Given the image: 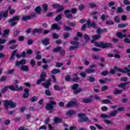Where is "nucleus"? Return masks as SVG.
<instances>
[{"label":"nucleus","instance_id":"obj_12","mask_svg":"<svg viewBox=\"0 0 130 130\" xmlns=\"http://www.w3.org/2000/svg\"><path fill=\"white\" fill-rule=\"evenodd\" d=\"M70 12H71V11L69 9L65 10L64 12V15L67 19H73V15L72 14H69Z\"/></svg>","mask_w":130,"mask_h":130},{"label":"nucleus","instance_id":"obj_1","mask_svg":"<svg viewBox=\"0 0 130 130\" xmlns=\"http://www.w3.org/2000/svg\"><path fill=\"white\" fill-rule=\"evenodd\" d=\"M19 20L20 16H15L13 18L10 19L8 22L11 27H14V26H16V25L18 24V22H19Z\"/></svg>","mask_w":130,"mask_h":130},{"label":"nucleus","instance_id":"obj_17","mask_svg":"<svg viewBox=\"0 0 130 130\" xmlns=\"http://www.w3.org/2000/svg\"><path fill=\"white\" fill-rule=\"evenodd\" d=\"M43 29L42 28H35L32 30V34H36V33H39L40 34L42 33Z\"/></svg>","mask_w":130,"mask_h":130},{"label":"nucleus","instance_id":"obj_30","mask_svg":"<svg viewBox=\"0 0 130 130\" xmlns=\"http://www.w3.org/2000/svg\"><path fill=\"white\" fill-rule=\"evenodd\" d=\"M121 93H122V90L121 89H116L113 92V93L115 94L116 95L118 94H121Z\"/></svg>","mask_w":130,"mask_h":130},{"label":"nucleus","instance_id":"obj_38","mask_svg":"<svg viewBox=\"0 0 130 130\" xmlns=\"http://www.w3.org/2000/svg\"><path fill=\"white\" fill-rule=\"evenodd\" d=\"M92 38L94 39V40H97L99 39V38H101V36L100 35H94L92 36Z\"/></svg>","mask_w":130,"mask_h":130},{"label":"nucleus","instance_id":"obj_42","mask_svg":"<svg viewBox=\"0 0 130 130\" xmlns=\"http://www.w3.org/2000/svg\"><path fill=\"white\" fill-rule=\"evenodd\" d=\"M7 79H8V77L3 76L0 78V82H6Z\"/></svg>","mask_w":130,"mask_h":130},{"label":"nucleus","instance_id":"obj_15","mask_svg":"<svg viewBox=\"0 0 130 130\" xmlns=\"http://www.w3.org/2000/svg\"><path fill=\"white\" fill-rule=\"evenodd\" d=\"M114 70L115 71H117L118 72H120V73H123V74H124L125 68H124L123 69H121V68H119L117 67V66H114L113 67Z\"/></svg>","mask_w":130,"mask_h":130},{"label":"nucleus","instance_id":"obj_37","mask_svg":"<svg viewBox=\"0 0 130 130\" xmlns=\"http://www.w3.org/2000/svg\"><path fill=\"white\" fill-rule=\"evenodd\" d=\"M88 81H89L91 83H93L95 82V78L93 76H89L88 77Z\"/></svg>","mask_w":130,"mask_h":130},{"label":"nucleus","instance_id":"obj_34","mask_svg":"<svg viewBox=\"0 0 130 130\" xmlns=\"http://www.w3.org/2000/svg\"><path fill=\"white\" fill-rule=\"evenodd\" d=\"M35 12H36L37 14H40L41 12V8L39 6L37 7L35 9Z\"/></svg>","mask_w":130,"mask_h":130},{"label":"nucleus","instance_id":"obj_18","mask_svg":"<svg viewBox=\"0 0 130 130\" xmlns=\"http://www.w3.org/2000/svg\"><path fill=\"white\" fill-rule=\"evenodd\" d=\"M76 113H77V112L75 110H69L67 112L66 114L68 116H71V115H74V114H76Z\"/></svg>","mask_w":130,"mask_h":130},{"label":"nucleus","instance_id":"obj_61","mask_svg":"<svg viewBox=\"0 0 130 130\" xmlns=\"http://www.w3.org/2000/svg\"><path fill=\"white\" fill-rule=\"evenodd\" d=\"M30 64L31 67H35V66L36 65V62H35V60H34V59H31L30 60Z\"/></svg>","mask_w":130,"mask_h":130},{"label":"nucleus","instance_id":"obj_39","mask_svg":"<svg viewBox=\"0 0 130 130\" xmlns=\"http://www.w3.org/2000/svg\"><path fill=\"white\" fill-rule=\"evenodd\" d=\"M42 7L43 8L44 11L45 13L46 12H47V9H48V6H47V4H43L42 5Z\"/></svg>","mask_w":130,"mask_h":130},{"label":"nucleus","instance_id":"obj_11","mask_svg":"<svg viewBox=\"0 0 130 130\" xmlns=\"http://www.w3.org/2000/svg\"><path fill=\"white\" fill-rule=\"evenodd\" d=\"M26 59H22L19 61H16L15 63V67H19V66H24V64H26Z\"/></svg>","mask_w":130,"mask_h":130},{"label":"nucleus","instance_id":"obj_36","mask_svg":"<svg viewBox=\"0 0 130 130\" xmlns=\"http://www.w3.org/2000/svg\"><path fill=\"white\" fill-rule=\"evenodd\" d=\"M30 16L24 15L22 17V20L25 21H27V20H30Z\"/></svg>","mask_w":130,"mask_h":130},{"label":"nucleus","instance_id":"obj_27","mask_svg":"<svg viewBox=\"0 0 130 130\" xmlns=\"http://www.w3.org/2000/svg\"><path fill=\"white\" fill-rule=\"evenodd\" d=\"M128 84H129V82L121 83L119 85V87L122 88V89H123V88H124V87H125L126 86V85H128Z\"/></svg>","mask_w":130,"mask_h":130},{"label":"nucleus","instance_id":"obj_44","mask_svg":"<svg viewBox=\"0 0 130 130\" xmlns=\"http://www.w3.org/2000/svg\"><path fill=\"white\" fill-rule=\"evenodd\" d=\"M61 47H57L53 49V52H59L60 51V49Z\"/></svg>","mask_w":130,"mask_h":130},{"label":"nucleus","instance_id":"obj_20","mask_svg":"<svg viewBox=\"0 0 130 130\" xmlns=\"http://www.w3.org/2000/svg\"><path fill=\"white\" fill-rule=\"evenodd\" d=\"M18 52V50L17 49H16V50H14L13 52H12V55H11V56L10 58V59L11 60H15V54H16V53H17V52Z\"/></svg>","mask_w":130,"mask_h":130},{"label":"nucleus","instance_id":"obj_31","mask_svg":"<svg viewBox=\"0 0 130 130\" xmlns=\"http://www.w3.org/2000/svg\"><path fill=\"white\" fill-rule=\"evenodd\" d=\"M62 16V14H60L58 15L56 17V18H55V21H56V22H58V21H60V20H61Z\"/></svg>","mask_w":130,"mask_h":130},{"label":"nucleus","instance_id":"obj_46","mask_svg":"<svg viewBox=\"0 0 130 130\" xmlns=\"http://www.w3.org/2000/svg\"><path fill=\"white\" fill-rule=\"evenodd\" d=\"M84 40H85V42H88V41H90V37H89L88 35L85 34Z\"/></svg>","mask_w":130,"mask_h":130},{"label":"nucleus","instance_id":"obj_60","mask_svg":"<svg viewBox=\"0 0 130 130\" xmlns=\"http://www.w3.org/2000/svg\"><path fill=\"white\" fill-rule=\"evenodd\" d=\"M17 42V40L13 39V40H11L10 41H9V44H15Z\"/></svg>","mask_w":130,"mask_h":130},{"label":"nucleus","instance_id":"obj_14","mask_svg":"<svg viewBox=\"0 0 130 130\" xmlns=\"http://www.w3.org/2000/svg\"><path fill=\"white\" fill-rule=\"evenodd\" d=\"M24 93L23 94V98H28L30 96V93H29V89L28 88H25L24 90Z\"/></svg>","mask_w":130,"mask_h":130},{"label":"nucleus","instance_id":"obj_13","mask_svg":"<svg viewBox=\"0 0 130 130\" xmlns=\"http://www.w3.org/2000/svg\"><path fill=\"white\" fill-rule=\"evenodd\" d=\"M50 41V39L48 38H46L45 39L42 40L41 42L43 45L45 46H47L49 44V42Z\"/></svg>","mask_w":130,"mask_h":130},{"label":"nucleus","instance_id":"obj_3","mask_svg":"<svg viewBox=\"0 0 130 130\" xmlns=\"http://www.w3.org/2000/svg\"><path fill=\"white\" fill-rule=\"evenodd\" d=\"M9 106H10L11 108H15V107L17 106V104L14 103L13 101H5V107H6V109H8Z\"/></svg>","mask_w":130,"mask_h":130},{"label":"nucleus","instance_id":"obj_56","mask_svg":"<svg viewBox=\"0 0 130 130\" xmlns=\"http://www.w3.org/2000/svg\"><path fill=\"white\" fill-rule=\"evenodd\" d=\"M101 75H102V76H107V75H109V72H108V71H103Z\"/></svg>","mask_w":130,"mask_h":130},{"label":"nucleus","instance_id":"obj_57","mask_svg":"<svg viewBox=\"0 0 130 130\" xmlns=\"http://www.w3.org/2000/svg\"><path fill=\"white\" fill-rule=\"evenodd\" d=\"M63 66V63L62 62H57L56 63L55 67L56 68H60V67H62Z\"/></svg>","mask_w":130,"mask_h":130},{"label":"nucleus","instance_id":"obj_64","mask_svg":"<svg viewBox=\"0 0 130 130\" xmlns=\"http://www.w3.org/2000/svg\"><path fill=\"white\" fill-rule=\"evenodd\" d=\"M71 12L72 14H77V9H76V8H72L71 10Z\"/></svg>","mask_w":130,"mask_h":130},{"label":"nucleus","instance_id":"obj_16","mask_svg":"<svg viewBox=\"0 0 130 130\" xmlns=\"http://www.w3.org/2000/svg\"><path fill=\"white\" fill-rule=\"evenodd\" d=\"M52 29L53 30H57V31H59L60 30V27H59L57 24L55 23L52 25Z\"/></svg>","mask_w":130,"mask_h":130},{"label":"nucleus","instance_id":"obj_55","mask_svg":"<svg viewBox=\"0 0 130 130\" xmlns=\"http://www.w3.org/2000/svg\"><path fill=\"white\" fill-rule=\"evenodd\" d=\"M77 48H79V46H74L69 47V50H75V49H77Z\"/></svg>","mask_w":130,"mask_h":130},{"label":"nucleus","instance_id":"obj_25","mask_svg":"<svg viewBox=\"0 0 130 130\" xmlns=\"http://www.w3.org/2000/svg\"><path fill=\"white\" fill-rule=\"evenodd\" d=\"M118 38H123V37H127V35H123L121 32H117L116 34Z\"/></svg>","mask_w":130,"mask_h":130},{"label":"nucleus","instance_id":"obj_43","mask_svg":"<svg viewBox=\"0 0 130 130\" xmlns=\"http://www.w3.org/2000/svg\"><path fill=\"white\" fill-rule=\"evenodd\" d=\"M128 25L127 23L119 24L118 25V28H124V27H127Z\"/></svg>","mask_w":130,"mask_h":130},{"label":"nucleus","instance_id":"obj_35","mask_svg":"<svg viewBox=\"0 0 130 130\" xmlns=\"http://www.w3.org/2000/svg\"><path fill=\"white\" fill-rule=\"evenodd\" d=\"M54 89L55 91H61V90H62V88H61V87L57 86V85L56 84L54 85Z\"/></svg>","mask_w":130,"mask_h":130},{"label":"nucleus","instance_id":"obj_52","mask_svg":"<svg viewBox=\"0 0 130 130\" xmlns=\"http://www.w3.org/2000/svg\"><path fill=\"white\" fill-rule=\"evenodd\" d=\"M83 91V89L82 88H78V89H75L74 91V94H78V93H80Z\"/></svg>","mask_w":130,"mask_h":130},{"label":"nucleus","instance_id":"obj_8","mask_svg":"<svg viewBox=\"0 0 130 130\" xmlns=\"http://www.w3.org/2000/svg\"><path fill=\"white\" fill-rule=\"evenodd\" d=\"M87 28H91V27H92L93 29H96L98 26L96 23L94 22H91V20L90 19L87 20Z\"/></svg>","mask_w":130,"mask_h":130},{"label":"nucleus","instance_id":"obj_53","mask_svg":"<svg viewBox=\"0 0 130 130\" xmlns=\"http://www.w3.org/2000/svg\"><path fill=\"white\" fill-rule=\"evenodd\" d=\"M45 94L47 95V96H51V92L49 89H46L45 90Z\"/></svg>","mask_w":130,"mask_h":130},{"label":"nucleus","instance_id":"obj_29","mask_svg":"<svg viewBox=\"0 0 130 130\" xmlns=\"http://www.w3.org/2000/svg\"><path fill=\"white\" fill-rule=\"evenodd\" d=\"M54 121L55 123H58L59 122H61V121H62V119L60 118L56 117L54 119Z\"/></svg>","mask_w":130,"mask_h":130},{"label":"nucleus","instance_id":"obj_2","mask_svg":"<svg viewBox=\"0 0 130 130\" xmlns=\"http://www.w3.org/2000/svg\"><path fill=\"white\" fill-rule=\"evenodd\" d=\"M46 73L45 72H42L40 76V79L37 81V85H40L42 82H46Z\"/></svg>","mask_w":130,"mask_h":130},{"label":"nucleus","instance_id":"obj_24","mask_svg":"<svg viewBox=\"0 0 130 130\" xmlns=\"http://www.w3.org/2000/svg\"><path fill=\"white\" fill-rule=\"evenodd\" d=\"M60 70L54 69L51 71V73L53 75H55V74H58L60 73Z\"/></svg>","mask_w":130,"mask_h":130},{"label":"nucleus","instance_id":"obj_7","mask_svg":"<svg viewBox=\"0 0 130 130\" xmlns=\"http://www.w3.org/2000/svg\"><path fill=\"white\" fill-rule=\"evenodd\" d=\"M53 105H56V102L51 101L50 103H48L46 105V109L47 110H52L53 108H54Z\"/></svg>","mask_w":130,"mask_h":130},{"label":"nucleus","instance_id":"obj_26","mask_svg":"<svg viewBox=\"0 0 130 130\" xmlns=\"http://www.w3.org/2000/svg\"><path fill=\"white\" fill-rule=\"evenodd\" d=\"M8 13L9 11L8 10H6L5 12H2L1 14L3 18H7L8 17Z\"/></svg>","mask_w":130,"mask_h":130},{"label":"nucleus","instance_id":"obj_62","mask_svg":"<svg viewBox=\"0 0 130 130\" xmlns=\"http://www.w3.org/2000/svg\"><path fill=\"white\" fill-rule=\"evenodd\" d=\"M101 117L102 118H108V117H109V116L106 114H101Z\"/></svg>","mask_w":130,"mask_h":130},{"label":"nucleus","instance_id":"obj_9","mask_svg":"<svg viewBox=\"0 0 130 130\" xmlns=\"http://www.w3.org/2000/svg\"><path fill=\"white\" fill-rule=\"evenodd\" d=\"M51 85V79H48L46 80V83H42V85L43 87H44L46 89H49V87H50Z\"/></svg>","mask_w":130,"mask_h":130},{"label":"nucleus","instance_id":"obj_32","mask_svg":"<svg viewBox=\"0 0 130 130\" xmlns=\"http://www.w3.org/2000/svg\"><path fill=\"white\" fill-rule=\"evenodd\" d=\"M103 102L104 104H107L108 103H110V104H111V105L113 104V103L111 102L110 100L107 99L103 100Z\"/></svg>","mask_w":130,"mask_h":130},{"label":"nucleus","instance_id":"obj_54","mask_svg":"<svg viewBox=\"0 0 130 130\" xmlns=\"http://www.w3.org/2000/svg\"><path fill=\"white\" fill-rule=\"evenodd\" d=\"M8 89H9V87L8 86H7L6 87H5L3 89H1V93H6V92H7V91H8Z\"/></svg>","mask_w":130,"mask_h":130},{"label":"nucleus","instance_id":"obj_33","mask_svg":"<svg viewBox=\"0 0 130 130\" xmlns=\"http://www.w3.org/2000/svg\"><path fill=\"white\" fill-rule=\"evenodd\" d=\"M114 21L115 23H120V18H119V16H116L114 18Z\"/></svg>","mask_w":130,"mask_h":130},{"label":"nucleus","instance_id":"obj_19","mask_svg":"<svg viewBox=\"0 0 130 130\" xmlns=\"http://www.w3.org/2000/svg\"><path fill=\"white\" fill-rule=\"evenodd\" d=\"M21 71H23V72H28L29 67L27 66L23 65L21 67Z\"/></svg>","mask_w":130,"mask_h":130},{"label":"nucleus","instance_id":"obj_4","mask_svg":"<svg viewBox=\"0 0 130 130\" xmlns=\"http://www.w3.org/2000/svg\"><path fill=\"white\" fill-rule=\"evenodd\" d=\"M79 122H85V121H88L89 120V118L85 116V114L83 113H81L78 114Z\"/></svg>","mask_w":130,"mask_h":130},{"label":"nucleus","instance_id":"obj_48","mask_svg":"<svg viewBox=\"0 0 130 130\" xmlns=\"http://www.w3.org/2000/svg\"><path fill=\"white\" fill-rule=\"evenodd\" d=\"M79 87V84L77 83L74 84L72 86V89L75 90Z\"/></svg>","mask_w":130,"mask_h":130},{"label":"nucleus","instance_id":"obj_21","mask_svg":"<svg viewBox=\"0 0 130 130\" xmlns=\"http://www.w3.org/2000/svg\"><path fill=\"white\" fill-rule=\"evenodd\" d=\"M79 80H80V77L78 76V75L77 74H74L72 81L77 82V81H79Z\"/></svg>","mask_w":130,"mask_h":130},{"label":"nucleus","instance_id":"obj_28","mask_svg":"<svg viewBox=\"0 0 130 130\" xmlns=\"http://www.w3.org/2000/svg\"><path fill=\"white\" fill-rule=\"evenodd\" d=\"M85 72L87 74H91L92 73H95V69H88L85 70Z\"/></svg>","mask_w":130,"mask_h":130},{"label":"nucleus","instance_id":"obj_5","mask_svg":"<svg viewBox=\"0 0 130 130\" xmlns=\"http://www.w3.org/2000/svg\"><path fill=\"white\" fill-rule=\"evenodd\" d=\"M101 47L103 49L112 48L113 45L110 43L101 42Z\"/></svg>","mask_w":130,"mask_h":130},{"label":"nucleus","instance_id":"obj_51","mask_svg":"<svg viewBox=\"0 0 130 130\" xmlns=\"http://www.w3.org/2000/svg\"><path fill=\"white\" fill-rule=\"evenodd\" d=\"M38 100V96H34L30 101L31 102H36V101H37Z\"/></svg>","mask_w":130,"mask_h":130},{"label":"nucleus","instance_id":"obj_41","mask_svg":"<svg viewBox=\"0 0 130 130\" xmlns=\"http://www.w3.org/2000/svg\"><path fill=\"white\" fill-rule=\"evenodd\" d=\"M71 44H72V45H75V46H79V44H80V43L79 42L77 41H70Z\"/></svg>","mask_w":130,"mask_h":130},{"label":"nucleus","instance_id":"obj_22","mask_svg":"<svg viewBox=\"0 0 130 130\" xmlns=\"http://www.w3.org/2000/svg\"><path fill=\"white\" fill-rule=\"evenodd\" d=\"M117 113H118V111H117V110H114L109 114V116H112V117H114V116H116Z\"/></svg>","mask_w":130,"mask_h":130},{"label":"nucleus","instance_id":"obj_50","mask_svg":"<svg viewBox=\"0 0 130 130\" xmlns=\"http://www.w3.org/2000/svg\"><path fill=\"white\" fill-rule=\"evenodd\" d=\"M96 33L100 35L102 33H103V29H101L100 27H99L96 29Z\"/></svg>","mask_w":130,"mask_h":130},{"label":"nucleus","instance_id":"obj_45","mask_svg":"<svg viewBox=\"0 0 130 130\" xmlns=\"http://www.w3.org/2000/svg\"><path fill=\"white\" fill-rule=\"evenodd\" d=\"M9 33H10V30L9 29H6L4 30V32L3 35V37H6L7 35H9Z\"/></svg>","mask_w":130,"mask_h":130},{"label":"nucleus","instance_id":"obj_63","mask_svg":"<svg viewBox=\"0 0 130 130\" xmlns=\"http://www.w3.org/2000/svg\"><path fill=\"white\" fill-rule=\"evenodd\" d=\"M106 24H107V25H114V22L112 21H106Z\"/></svg>","mask_w":130,"mask_h":130},{"label":"nucleus","instance_id":"obj_6","mask_svg":"<svg viewBox=\"0 0 130 130\" xmlns=\"http://www.w3.org/2000/svg\"><path fill=\"white\" fill-rule=\"evenodd\" d=\"M8 89H10L11 91H22L23 90V87H18L19 86L18 85H8Z\"/></svg>","mask_w":130,"mask_h":130},{"label":"nucleus","instance_id":"obj_10","mask_svg":"<svg viewBox=\"0 0 130 130\" xmlns=\"http://www.w3.org/2000/svg\"><path fill=\"white\" fill-rule=\"evenodd\" d=\"M78 105H79V104L78 103V102L71 101V102L68 103L66 105V107H67V108H70L73 107L74 106H78Z\"/></svg>","mask_w":130,"mask_h":130},{"label":"nucleus","instance_id":"obj_47","mask_svg":"<svg viewBox=\"0 0 130 130\" xmlns=\"http://www.w3.org/2000/svg\"><path fill=\"white\" fill-rule=\"evenodd\" d=\"M104 122L105 123H106V124H112V123H113V121H111L110 120L108 119L104 120Z\"/></svg>","mask_w":130,"mask_h":130},{"label":"nucleus","instance_id":"obj_58","mask_svg":"<svg viewBox=\"0 0 130 130\" xmlns=\"http://www.w3.org/2000/svg\"><path fill=\"white\" fill-rule=\"evenodd\" d=\"M89 5L90 6V8H96L97 7V5H96V4L93 3H90L89 4Z\"/></svg>","mask_w":130,"mask_h":130},{"label":"nucleus","instance_id":"obj_49","mask_svg":"<svg viewBox=\"0 0 130 130\" xmlns=\"http://www.w3.org/2000/svg\"><path fill=\"white\" fill-rule=\"evenodd\" d=\"M53 39H58L59 38V36L57 34L54 33L52 35Z\"/></svg>","mask_w":130,"mask_h":130},{"label":"nucleus","instance_id":"obj_59","mask_svg":"<svg viewBox=\"0 0 130 130\" xmlns=\"http://www.w3.org/2000/svg\"><path fill=\"white\" fill-rule=\"evenodd\" d=\"M107 90H108V86H103L101 88L102 92H104V91H106Z\"/></svg>","mask_w":130,"mask_h":130},{"label":"nucleus","instance_id":"obj_40","mask_svg":"<svg viewBox=\"0 0 130 130\" xmlns=\"http://www.w3.org/2000/svg\"><path fill=\"white\" fill-rule=\"evenodd\" d=\"M127 73V76L130 78V70L127 67H125V71L124 74Z\"/></svg>","mask_w":130,"mask_h":130},{"label":"nucleus","instance_id":"obj_23","mask_svg":"<svg viewBox=\"0 0 130 130\" xmlns=\"http://www.w3.org/2000/svg\"><path fill=\"white\" fill-rule=\"evenodd\" d=\"M82 101L83 103H86V104L91 103V102H92V99L90 98H85V99H83L82 100Z\"/></svg>","mask_w":130,"mask_h":130}]
</instances>
